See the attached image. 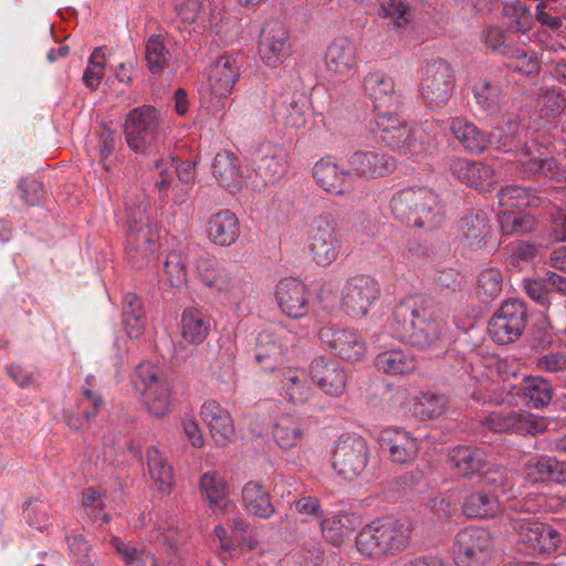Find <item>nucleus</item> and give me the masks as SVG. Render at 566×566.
I'll return each mask as SVG.
<instances>
[{"instance_id":"obj_1","label":"nucleus","mask_w":566,"mask_h":566,"mask_svg":"<svg viewBox=\"0 0 566 566\" xmlns=\"http://www.w3.org/2000/svg\"><path fill=\"white\" fill-rule=\"evenodd\" d=\"M389 333L419 348H432L449 340L447 317L432 308L399 303L387 319Z\"/></svg>"},{"instance_id":"obj_2","label":"nucleus","mask_w":566,"mask_h":566,"mask_svg":"<svg viewBox=\"0 0 566 566\" xmlns=\"http://www.w3.org/2000/svg\"><path fill=\"white\" fill-rule=\"evenodd\" d=\"M518 135V124L514 120H509L505 127H494L489 134L490 148L516 153L517 163L522 171L528 176L543 175L552 179L563 177L564 174L560 165L554 158L547 157L538 144L523 145L520 148Z\"/></svg>"},{"instance_id":"obj_3","label":"nucleus","mask_w":566,"mask_h":566,"mask_svg":"<svg viewBox=\"0 0 566 566\" xmlns=\"http://www.w3.org/2000/svg\"><path fill=\"white\" fill-rule=\"evenodd\" d=\"M370 130L388 148L408 156L430 153L436 140L424 136V132L408 124L395 113H379L370 120Z\"/></svg>"},{"instance_id":"obj_4","label":"nucleus","mask_w":566,"mask_h":566,"mask_svg":"<svg viewBox=\"0 0 566 566\" xmlns=\"http://www.w3.org/2000/svg\"><path fill=\"white\" fill-rule=\"evenodd\" d=\"M394 217L408 227L432 230L444 220L438 196L428 188H406L390 200Z\"/></svg>"},{"instance_id":"obj_5","label":"nucleus","mask_w":566,"mask_h":566,"mask_svg":"<svg viewBox=\"0 0 566 566\" xmlns=\"http://www.w3.org/2000/svg\"><path fill=\"white\" fill-rule=\"evenodd\" d=\"M409 527L394 520H376L365 525L356 535L357 551L369 558L379 559L405 551L409 544Z\"/></svg>"},{"instance_id":"obj_6","label":"nucleus","mask_w":566,"mask_h":566,"mask_svg":"<svg viewBox=\"0 0 566 566\" xmlns=\"http://www.w3.org/2000/svg\"><path fill=\"white\" fill-rule=\"evenodd\" d=\"M343 247L340 221L334 212L316 214L310 224L306 249L313 262L328 266L340 255Z\"/></svg>"},{"instance_id":"obj_7","label":"nucleus","mask_w":566,"mask_h":566,"mask_svg":"<svg viewBox=\"0 0 566 566\" xmlns=\"http://www.w3.org/2000/svg\"><path fill=\"white\" fill-rule=\"evenodd\" d=\"M197 272L201 283L221 300L239 303L245 296L244 284L238 273L218 260L200 258Z\"/></svg>"},{"instance_id":"obj_8","label":"nucleus","mask_w":566,"mask_h":566,"mask_svg":"<svg viewBox=\"0 0 566 566\" xmlns=\"http://www.w3.org/2000/svg\"><path fill=\"white\" fill-rule=\"evenodd\" d=\"M513 528L516 533L515 547L523 555L548 554L560 543V534L552 525L534 518L514 520Z\"/></svg>"},{"instance_id":"obj_9","label":"nucleus","mask_w":566,"mask_h":566,"mask_svg":"<svg viewBox=\"0 0 566 566\" xmlns=\"http://www.w3.org/2000/svg\"><path fill=\"white\" fill-rule=\"evenodd\" d=\"M133 382L136 389L143 394L153 416L160 418L167 415L170 389L157 366L148 361L140 363L135 369Z\"/></svg>"},{"instance_id":"obj_10","label":"nucleus","mask_w":566,"mask_h":566,"mask_svg":"<svg viewBox=\"0 0 566 566\" xmlns=\"http://www.w3.org/2000/svg\"><path fill=\"white\" fill-rule=\"evenodd\" d=\"M369 448L359 436H342L335 443L332 453V467L344 480L353 481L367 467Z\"/></svg>"},{"instance_id":"obj_11","label":"nucleus","mask_w":566,"mask_h":566,"mask_svg":"<svg viewBox=\"0 0 566 566\" xmlns=\"http://www.w3.org/2000/svg\"><path fill=\"white\" fill-rule=\"evenodd\" d=\"M493 539L482 527H468L460 531L452 546L457 566H484L491 558Z\"/></svg>"},{"instance_id":"obj_12","label":"nucleus","mask_w":566,"mask_h":566,"mask_svg":"<svg viewBox=\"0 0 566 566\" xmlns=\"http://www.w3.org/2000/svg\"><path fill=\"white\" fill-rule=\"evenodd\" d=\"M380 296L379 283L366 274L348 277L340 290V307L354 318L365 317Z\"/></svg>"},{"instance_id":"obj_13","label":"nucleus","mask_w":566,"mask_h":566,"mask_svg":"<svg viewBox=\"0 0 566 566\" xmlns=\"http://www.w3.org/2000/svg\"><path fill=\"white\" fill-rule=\"evenodd\" d=\"M159 113L153 106L132 109L125 120L124 133L128 147L135 153H146L158 136Z\"/></svg>"},{"instance_id":"obj_14","label":"nucleus","mask_w":566,"mask_h":566,"mask_svg":"<svg viewBox=\"0 0 566 566\" xmlns=\"http://www.w3.org/2000/svg\"><path fill=\"white\" fill-rule=\"evenodd\" d=\"M527 311L518 300L505 301L489 322L490 336L501 345L518 339L526 326Z\"/></svg>"},{"instance_id":"obj_15","label":"nucleus","mask_w":566,"mask_h":566,"mask_svg":"<svg viewBox=\"0 0 566 566\" xmlns=\"http://www.w3.org/2000/svg\"><path fill=\"white\" fill-rule=\"evenodd\" d=\"M454 86V72L447 61L437 59L424 66L420 92L428 105H444L452 96Z\"/></svg>"},{"instance_id":"obj_16","label":"nucleus","mask_w":566,"mask_h":566,"mask_svg":"<svg viewBox=\"0 0 566 566\" xmlns=\"http://www.w3.org/2000/svg\"><path fill=\"white\" fill-rule=\"evenodd\" d=\"M479 422L494 433L536 434L546 428L544 419L520 410H493L480 416Z\"/></svg>"},{"instance_id":"obj_17","label":"nucleus","mask_w":566,"mask_h":566,"mask_svg":"<svg viewBox=\"0 0 566 566\" xmlns=\"http://www.w3.org/2000/svg\"><path fill=\"white\" fill-rule=\"evenodd\" d=\"M292 54V43L285 25L277 20L266 21L261 30L259 55L270 67L283 64Z\"/></svg>"},{"instance_id":"obj_18","label":"nucleus","mask_w":566,"mask_h":566,"mask_svg":"<svg viewBox=\"0 0 566 566\" xmlns=\"http://www.w3.org/2000/svg\"><path fill=\"white\" fill-rule=\"evenodd\" d=\"M312 176L316 185L331 195L344 196L355 188L353 172L336 163L332 156L319 158L312 168Z\"/></svg>"},{"instance_id":"obj_19","label":"nucleus","mask_w":566,"mask_h":566,"mask_svg":"<svg viewBox=\"0 0 566 566\" xmlns=\"http://www.w3.org/2000/svg\"><path fill=\"white\" fill-rule=\"evenodd\" d=\"M240 78V65L235 56L223 54L219 56L207 71V85L210 101H223L233 91Z\"/></svg>"},{"instance_id":"obj_20","label":"nucleus","mask_w":566,"mask_h":566,"mask_svg":"<svg viewBox=\"0 0 566 566\" xmlns=\"http://www.w3.org/2000/svg\"><path fill=\"white\" fill-rule=\"evenodd\" d=\"M274 297L282 313L291 318H302L310 311V292L296 277L280 280L274 289Z\"/></svg>"},{"instance_id":"obj_21","label":"nucleus","mask_w":566,"mask_h":566,"mask_svg":"<svg viewBox=\"0 0 566 566\" xmlns=\"http://www.w3.org/2000/svg\"><path fill=\"white\" fill-rule=\"evenodd\" d=\"M319 339L344 360L357 361L366 350L361 336L352 329L324 326L318 333Z\"/></svg>"},{"instance_id":"obj_22","label":"nucleus","mask_w":566,"mask_h":566,"mask_svg":"<svg viewBox=\"0 0 566 566\" xmlns=\"http://www.w3.org/2000/svg\"><path fill=\"white\" fill-rule=\"evenodd\" d=\"M349 171L354 178H378L391 174L396 169V160L374 149H356L347 159Z\"/></svg>"},{"instance_id":"obj_23","label":"nucleus","mask_w":566,"mask_h":566,"mask_svg":"<svg viewBox=\"0 0 566 566\" xmlns=\"http://www.w3.org/2000/svg\"><path fill=\"white\" fill-rule=\"evenodd\" d=\"M310 109L307 95L296 91L282 93L273 103L275 120L294 128L305 126L310 116Z\"/></svg>"},{"instance_id":"obj_24","label":"nucleus","mask_w":566,"mask_h":566,"mask_svg":"<svg viewBox=\"0 0 566 566\" xmlns=\"http://www.w3.org/2000/svg\"><path fill=\"white\" fill-rule=\"evenodd\" d=\"M447 165L450 172L470 188L484 191L496 182L494 169L482 161L453 157Z\"/></svg>"},{"instance_id":"obj_25","label":"nucleus","mask_w":566,"mask_h":566,"mask_svg":"<svg viewBox=\"0 0 566 566\" xmlns=\"http://www.w3.org/2000/svg\"><path fill=\"white\" fill-rule=\"evenodd\" d=\"M313 382L325 394L338 397L344 394L347 385V374L335 359L315 358L310 367Z\"/></svg>"},{"instance_id":"obj_26","label":"nucleus","mask_w":566,"mask_h":566,"mask_svg":"<svg viewBox=\"0 0 566 566\" xmlns=\"http://www.w3.org/2000/svg\"><path fill=\"white\" fill-rule=\"evenodd\" d=\"M157 248V233L143 221H130L126 232V254L134 265L142 266Z\"/></svg>"},{"instance_id":"obj_27","label":"nucleus","mask_w":566,"mask_h":566,"mask_svg":"<svg viewBox=\"0 0 566 566\" xmlns=\"http://www.w3.org/2000/svg\"><path fill=\"white\" fill-rule=\"evenodd\" d=\"M488 462V455L481 448L459 444L451 448L447 454L448 468L460 478H471L478 474Z\"/></svg>"},{"instance_id":"obj_28","label":"nucleus","mask_w":566,"mask_h":566,"mask_svg":"<svg viewBox=\"0 0 566 566\" xmlns=\"http://www.w3.org/2000/svg\"><path fill=\"white\" fill-rule=\"evenodd\" d=\"M200 416L210 431L214 443L226 447L234 433V426L229 411L216 400L206 401L200 409Z\"/></svg>"},{"instance_id":"obj_29","label":"nucleus","mask_w":566,"mask_h":566,"mask_svg":"<svg viewBox=\"0 0 566 566\" xmlns=\"http://www.w3.org/2000/svg\"><path fill=\"white\" fill-rule=\"evenodd\" d=\"M325 64L329 72L352 76L357 69V48L348 38H337L327 48Z\"/></svg>"},{"instance_id":"obj_30","label":"nucleus","mask_w":566,"mask_h":566,"mask_svg":"<svg viewBox=\"0 0 566 566\" xmlns=\"http://www.w3.org/2000/svg\"><path fill=\"white\" fill-rule=\"evenodd\" d=\"M379 440L381 448L388 451L392 461L397 463H407L417 457V441L408 431L386 428L381 431Z\"/></svg>"},{"instance_id":"obj_31","label":"nucleus","mask_w":566,"mask_h":566,"mask_svg":"<svg viewBox=\"0 0 566 566\" xmlns=\"http://www.w3.org/2000/svg\"><path fill=\"white\" fill-rule=\"evenodd\" d=\"M305 436V426L301 418L293 413H282L272 423V438L281 450L297 448Z\"/></svg>"},{"instance_id":"obj_32","label":"nucleus","mask_w":566,"mask_h":566,"mask_svg":"<svg viewBox=\"0 0 566 566\" xmlns=\"http://www.w3.org/2000/svg\"><path fill=\"white\" fill-rule=\"evenodd\" d=\"M241 234L238 217L229 209L211 216L208 222V238L219 247H231Z\"/></svg>"},{"instance_id":"obj_33","label":"nucleus","mask_w":566,"mask_h":566,"mask_svg":"<svg viewBox=\"0 0 566 566\" xmlns=\"http://www.w3.org/2000/svg\"><path fill=\"white\" fill-rule=\"evenodd\" d=\"M262 156L255 160V172L264 184L280 180L287 170V154L281 147L268 145L262 149Z\"/></svg>"},{"instance_id":"obj_34","label":"nucleus","mask_w":566,"mask_h":566,"mask_svg":"<svg viewBox=\"0 0 566 566\" xmlns=\"http://www.w3.org/2000/svg\"><path fill=\"white\" fill-rule=\"evenodd\" d=\"M501 511L499 494L486 488L467 495L462 504L463 514L470 518H491Z\"/></svg>"},{"instance_id":"obj_35","label":"nucleus","mask_w":566,"mask_h":566,"mask_svg":"<svg viewBox=\"0 0 566 566\" xmlns=\"http://www.w3.org/2000/svg\"><path fill=\"white\" fill-rule=\"evenodd\" d=\"M450 130L463 148L471 154H481L490 148L489 134L464 118L452 119Z\"/></svg>"},{"instance_id":"obj_36","label":"nucleus","mask_w":566,"mask_h":566,"mask_svg":"<svg viewBox=\"0 0 566 566\" xmlns=\"http://www.w3.org/2000/svg\"><path fill=\"white\" fill-rule=\"evenodd\" d=\"M458 231L469 247H480L491 231L488 213L480 209L467 213L459 221Z\"/></svg>"},{"instance_id":"obj_37","label":"nucleus","mask_w":566,"mask_h":566,"mask_svg":"<svg viewBox=\"0 0 566 566\" xmlns=\"http://www.w3.org/2000/svg\"><path fill=\"white\" fill-rule=\"evenodd\" d=\"M212 175L231 192L239 190L243 184L240 161L230 151H222L216 155L212 163Z\"/></svg>"},{"instance_id":"obj_38","label":"nucleus","mask_w":566,"mask_h":566,"mask_svg":"<svg viewBox=\"0 0 566 566\" xmlns=\"http://www.w3.org/2000/svg\"><path fill=\"white\" fill-rule=\"evenodd\" d=\"M357 523L358 517L354 514L332 513L323 518L321 530L328 543L339 546L350 536Z\"/></svg>"},{"instance_id":"obj_39","label":"nucleus","mask_w":566,"mask_h":566,"mask_svg":"<svg viewBox=\"0 0 566 566\" xmlns=\"http://www.w3.org/2000/svg\"><path fill=\"white\" fill-rule=\"evenodd\" d=\"M242 504L249 513L260 518H270L275 512L270 493L263 484L255 481L244 484Z\"/></svg>"},{"instance_id":"obj_40","label":"nucleus","mask_w":566,"mask_h":566,"mask_svg":"<svg viewBox=\"0 0 566 566\" xmlns=\"http://www.w3.org/2000/svg\"><path fill=\"white\" fill-rule=\"evenodd\" d=\"M526 475L533 482L566 483V462L552 457H539L527 463Z\"/></svg>"},{"instance_id":"obj_41","label":"nucleus","mask_w":566,"mask_h":566,"mask_svg":"<svg viewBox=\"0 0 566 566\" xmlns=\"http://www.w3.org/2000/svg\"><path fill=\"white\" fill-rule=\"evenodd\" d=\"M516 395L522 399L523 405L534 409L546 407L553 397L552 386L543 377L525 378Z\"/></svg>"},{"instance_id":"obj_42","label":"nucleus","mask_w":566,"mask_h":566,"mask_svg":"<svg viewBox=\"0 0 566 566\" xmlns=\"http://www.w3.org/2000/svg\"><path fill=\"white\" fill-rule=\"evenodd\" d=\"M147 467L158 491L164 495L170 494L175 482L172 467L155 446L147 449Z\"/></svg>"},{"instance_id":"obj_43","label":"nucleus","mask_w":566,"mask_h":566,"mask_svg":"<svg viewBox=\"0 0 566 566\" xmlns=\"http://www.w3.org/2000/svg\"><path fill=\"white\" fill-rule=\"evenodd\" d=\"M375 365L384 374L405 375L415 370L416 359L408 350L388 349L376 356Z\"/></svg>"},{"instance_id":"obj_44","label":"nucleus","mask_w":566,"mask_h":566,"mask_svg":"<svg viewBox=\"0 0 566 566\" xmlns=\"http://www.w3.org/2000/svg\"><path fill=\"white\" fill-rule=\"evenodd\" d=\"M180 327L186 342L201 344L209 334L210 318L198 308H186L181 315Z\"/></svg>"},{"instance_id":"obj_45","label":"nucleus","mask_w":566,"mask_h":566,"mask_svg":"<svg viewBox=\"0 0 566 566\" xmlns=\"http://www.w3.org/2000/svg\"><path fill=\"white\" fill-rule=\"evenodd\" d=\"M499 205L504 210L524 207L537 208L543 205L544 199L536 195L535 190L520 186H505L497 192Z\"/></svg>"},{"instance_id":"obj_46","label":"nucleus","mask_w":566,"mask_h":566,"mask_svg":"<svg viewBox=\"0 0 566 566\" xmlns=\"http://www.w3.org/2000/svg\"><path fill=\"white\" fill-rule=\"evenodd\" d=\"M255 359L264 370L272 371L284 361L282 345L274 339L273 335L262 332L258 336L255 345Z\"/></svg>"},{"instance_id":"obj_47","label":"nucleus","mask_w":566,"mask_h":566,"mask_svg":"<svg viewBox=\"0 0 566 566\" xmlns=\"http://www.w3.org/2000/svg\"><path fill=\"white\" fill-rule=\"evenodd\" d=\"M123 323L127 335L137 338L146 326L145 311L140 298L134 293H127L123 300Z\"/></svg>"},{"instance_id":"obj_48","label":"nucleus","mask_w":566,"mask_h":566,"mask_svg":"<svg viewBox=\"0 0 566 566\" xmlns=\"http://www.w3.org/2000/svg\"><path fill=\"white\" fill-rule=\"evenodd\" d=\"M280 384L287 400L294 405L305 403L312 395V388L306 381L304 370L287 369L282 374Z\"/></svg>"},{"instance_id":"obj_49","label":"nucleus","mask_w":566,"mask_h":566,"mask_svg":"<svg viewBox=\"0 0 566 566\" xmlns=\"http://www.w3.org/2000/svg\"><path fill=\"white\" fill-rule=\"evenodd\" d=\"M363 86L366 95L374 102L376 108L390 102L395 91L392 78L382 72L367 74Z\"/></svg>"},{"instance_id":"obj_50","label":"nucleus","mask_w":566,"mask_h":566,"mask_svg":"<svg viewBox=\"0 0 566 566\" xmlns=\"http://www.w3.org/2000/svg\"><path fill=\"white\" fill-rule=\"evenodd\" d=\"M472 91L476 104L490 114L495 113L505 98L501 85L486 78L476 81Z\"/></svg>"},{"instance_id":"obj_51","label":"nucleus","mask_w":566,"mask_h":566,"mask_svg":"<svg viewBox=\"0 0 566 566\" xmlns=\"http://www.w3.org/2000/svg\"><path fill=\"white\" fill-rule=\"evenodd\" d=\"M447 407L448 398L444 394L421 391L416 398L412 412L421 420H430L443 415Z\"/></svg>"},{"instance_id":"obj_52","label":"nucleus","mask_w":566,"mask_h":566,"mask_svg":"<svg viewBox=\"0 0 566 566\" xmlns=\"http://www.w3.org/2000/svg\"><path fill=\"white\" fill-rule=\"evenodd\" d=\"M200 489L210 504L227 510L232 503L228 500V489L222 476L217 472H207L201 476Z\"/></svg>"},{"instance_id":"obj_53","label":"nucleus","mask_w":566,"mask_h":566,"mask_svg":"<svg viewBox=\"0 0 566 566\" xmlns=\"http://www.w3.org/2000/svg\"><path fill=\"white\" fill-rule=\"evenodd\" d=\"M114 547L125 566H154V554L145 548H139L130 542H124L117 536L111 537Z\"/></svg>"},{"instance_id":"obj_54","label":"nucleus","mask_w":566,"mask_h":566,"mask_svg":"<svg viewBox=\"0 0 566 566\" xmlns=\"http://www.w3.org/2000/svg\"><path fill=\"white\" fill-rule=\"evenodd\" d=\"M500 224L504 234H525L533 232L537 223L531 214L503 210L500 213Z\"/></svg>"},{"instance_id":"obj_55","label":"nucleus","mask_w":566,"mask_h":566,"mask_svg":"<svg viewBox=\"0 0 566 566\" xmlns=\"http://www.w3.org/2000/svg\"><path fill=\"white\" fill-rule=\"evenodd\" d=\"M381 17L395 29L406 27L411 18V8L405 0H379Z\"/></svg>"},{"instance_id":"obj_56","label":"nucleus","mask_w":566,"mask_h":566,"mask_svg":"<svg viewBox=\"0 0 566 566\" xmlns=\"http://www.w3.org/2000/svg\"><path fill=\"white\" fill-rule=\"evenodd\" d=\"M147 66L150 72L157 73L168 66L170 60V52L166 48L164 39L160 35H151L145 50Z\"/></svg>"},{"instance_id":"obj_57","label":"nucleus","mask_w":566,"mask_h":566,"mask_svg":"<svg viewBox=\"0 0 566 566\" xmlns=\"http://www.w3.org/2000/svg\"><path fill=\"white\" fill-rule=\"evenodd\" d=\"M163 281L170 287L180 289L187 282V270L184 259L178 252H169L163 269Z\"/></svg>"},{"instance_id":"obj_58","label":"nucleus","mask_w":566,"mask_h":566,"mask_svg":"<svg viewBox=\"0 0 566 566\" xmlns=\"http://www.w3.org/2000/svg\"><path fill=\"white\" fill-rule=\"evenodd\" d=\"M503 277L499 269L489 268L478 276V295L484 301L493 300L502 291Z\"/></svg>"},{"instance_id":"obj_59","label":"nucleus","mask_w":566,"mask_h":566,"mask_svg":"<svg viewBox=\"0 0 566 566\" xmlns=\"http://www.w3.org/2000/svg\"><path fill=\"white\" fill-rule=\"evenodd\" d=\"M502 13L504 17L512 19L510 28L514 31H525L531 27L532 13L521 1H504L502 4Z\"/></svg>"},{"instance_id":"obj_60","label":"nucleus","mask_w":566,"mask_h":566,"mask_svg":"<svg viewBox=\"0 0 566 566\" xmlns=\"http://www.w3.org/2000/svg\"><path fill=\"white\" fill-rule=\"evenodd\" d=\"M513 480L512 471L505 468H495L486 472L484 476V488L493 493H497L499 500H501V496L507 495L512 491L514 484Z\"/></svg>"},{"instance_id":"obj_61","label":"nucleus","mask_w":566,"mask_h":566,"mask_svg":"<svg viewBox=\"0 0 566 566\" xmlns=\"http://www.w3.org/2000/svg\"><path fill=\"white\" fill-rule=\"evenodd\" d=\"M105 54L101 46L95 48L88 57L87 66L83 74V82L91 91L96 90L104 76Z\"/></svg>"},{"instance_id":"obj_62","label":"nucleus","mask_w":566,"mask_h":566,"mask_svg":"<svg viewBox=\"0 0 566 566\" xmlns=\"http://www.w3.org/2000/svg\"><path fill=\"white\" fill-rule=\"evenodd\" d=\"M69 548L75 562L80 566H99L91 558V545L81 533H74L67 537Z\"/></svg>"},{"instance_id":"obj_63","label":"nucleus","mask_w":566,"mask_h":566,"mask_svg":"<svg viewBox=\"0 0 566 566\" xmlns=\"http://www.w3.org/2000/svg\"><path fill=\"white\" fill-rule=\"evenodd\" d=\"M507 56L511 60L509 66L512 70L525 75L537 73V62L532 56H528L524 50L514 46Z\"/></svg>"},{"instance_id":"obj_64","label":"nucleus","mask_w":566,"mask_h":566,"mask_svg":"<svg viewBox=\"0 0 566 566\" xmlns=\"http://www.w3.org/2000/svg\"><path fill=\"white\" fill-rule=\"evenodd\" d=\"M537 105L545 117L559 115L565 107V98L556 91H547L541 95Z\"/></svg>"}]
</instances>
